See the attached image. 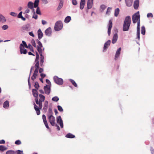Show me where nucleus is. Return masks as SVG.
Returning <instances> with one entry per match:
<instances>
[{
	"label": "nucleus",
	"instance_id": "nucleus-1",
	"mask_svg": "<svg viewBox=\"0 0 154 154\" xmlns=\"http://www.w3.org/2000/svg\"><path fill=\"white\" fill-rule=\"evenodd\" d=\"M36 42L38 45L37 47V48L41 56L40 58V64L41 66H42L44 62V56L42 55V48L43 47L42 45L41 42L38 39L36 40Z\"/></svg>",
	"mask_w": 154,
	"mask_h": 154
},
{
	"label": "nucleus",
	"instance_id": "nucleus-2",
	"mask_svg": "<svg viewBox=\"0 0 154 154\" xmlns=\"http://www.w3.org/2000/svg\"><path fill=\"white\" fill-rule=\"evenodd\" d=\"M131 23V17L130 16H127L125 18L124 22L123 27V30L124 31L128 30Z\"/></svg>",
	"mask_w": 154,
	"mask_h": 154
},
{
	"label": "nucleus",
	"instance_id": "nucleus-3",
	"mask_svg": "<svg viewBox=\"0 0 154 154\" xmlns=\"http://www.w3.org/2000/svg\"><path fill=\"white\" fill-rule=\"evenodd\" d=\"M35 101L36 103L37 104L39 105V107H38V106L35 104V103H34V108L36 111V114L38 115H39L40 114V109H41L42 107V105L41 106H40V101L39 100L38 101V97L35 98Z\"/></svg>",
	"mask_w": 154,
	"mask_h": 154
},
{
	"label": "nucleus",
	"instance_id": "nucleus-4",
	"mask_svg": "<svg viewBox=\"0 0 154 154\" xmlns=\"http://www.w3.org/2000/svg\"><path fill=\"white\" fill-rule=\"evenodd\" d=\"M63 27V24L61 21L57 22L54 26V29L56 31H59L62 29Z\"/></svg>",
	"mask_w": 154,
	"mask_h": 154
},
{
	"label": "nucleus",
	"instance_id": "nucleus-5",
	"mask_svg": "<svg viewBox=\"0 0 154 154\" xmlns=\"http://www.w3.org/2000/svg\"><path fill=\"white\" fill-rule=\"evenodd\" d=\"M132 19L134 23H135L137 22L140 20V15L139 11L133 15Z\"/></svg>",
	"mask_w": 154,
	"mask_h": 154
},
{
	"label": "nucleus",
	"instance_id": "nucleus-6",
	"mask_svg": "<svg viewBox=\"0 0 154 154\" xmlns=\"http://www.w3.org/2000/svg\"><path fill=\"white\" fill-rule=\"evenodd\" d=\"M48 118L49 120V122L52 126L55 125V118L52 115L47 114Z\"/></svg>",
	"mask_w": 154,
	"mask_h": 154
},
{
	"label": "nucleus",
	"instance_id": "nucleus-7",
	"mask_svg": "<svg viewBox=\"0 0 154 154\" xmlns=\"http://www.w3.org/2000/svg\"><path fill=\"white\" fill-rule=\"evenodd\" d=\"M54 79L55 82L58 85H61L63 84V79L61 78H59L57 76H54Z\"/></svg>",
	"mask_w": 154,
	"mask_h": 154
},
{
	"label": "nucleus",
	"instance_id": "nucleus-8",
	"mask_svg": "<svg viewBox=\"0 0 154 154\" xmlns=\"http://www.w3.org/2000/svg\"><path fill=\"white\" fill-rule=\"evenodd\" d=\"M20 49L21 54H26L27 53V51L26 49H24L23 44H21L20 46Z\"/></svg>",
	"mask_w": 154,
	"mask_h": 154
},
{
	"label": "nucleus",
	"instance_id": "nucleus-9",
	"mask_svg": "<svg viewBox=\"0 0 154 154\" xmlns=\"http://www.w3.org/2000/svg\"><path fill=\"white\" fill-rule=\"evenodd\" d=\"M57 122L59 124L61 128H63V122L60 116H58L57 118Z\"/></svg>",
	"mask_w": 154,
	"mask_h": 154
},
{
	"label": "nucleus",
	"instance_id": "nucleus-10",
	"mask_svg": "<svg viewBox=\"0 0 154 154\" xmlns=\"http://www.w3.org/2000/svg\"><path fill=\"white\" fill-rule=\"evenodd\" d=\"M51 29L50 27L46 29L45 31V34L48 36H51Z\"/></svg>",
	"mask_w": 154,
	"mask_h": 154
},
{
	"label": "nucleus",
	"instance_id": "nucleus-11",
	"mask_svg": "<svg viewBox=\"0 0 154 154\" xmlns=\"http://www.w3.org/2000/svg\"><path fill=\"white\" fill-rule=\"evenodd\" d=\"M112 26V22L111 20H109V23L108 29V34L109 36L111 33V31Z\"/></svg>",
	"mask_w": 154,
	"mask_h": 154
},
{
	"label": "nucleus",
	"instance_id": "nucleus-12",
	"mask_svg": "<svg viewBox=\"0 0 154 154\" xmlns=\"http://www.w3.org/2000/svg\"><path fill=\"white\" fill-rule=\"evenodd\" d=\"M45 94L48 95L50 94V89L48 87L47 85L45 86L44 88Z\"/></svg>",
	"mask_w": 154,
	"mask_h": 154
},
{
	"label": "nucleus",
	"instance_id": "nucleus-13",
	"mask_svg": "<svg viewBox=\"0 0 154 154\" xmlns=\"http://www.w3.org/2000/svg\"><path fill=\"white\" fill-rule=\"evenodd\" d=\"M42 119H43V121L44 123V124L45 125L46 127L48 129H49V126L48 125V123L47 122L46 120V117L45 116L44 114L43 115H42Z\"/></svg>",
	"mask_w": 154,
	"mask_h": 154
},
{
	"label": "nucleus",
	"instance_id": "nucleus-14",
	"mask_svg": "<svg viewBox=\"0 0 154 154\" xmlns=\"http://www.w3.org/2000/svg\"><path fill=\"white\" fill-rule=\"evenodd\" d=\"M39 96L40 97L39 100L40 103V105L41 106L42 105V102H44L45 100V97L41 94H39Z\"/></svg>",
	"mask_w": 154,
	"mask_h": 154
},
{
	"label": "nucleus",
	"instance_id": "nucleus-15",
	"mask_svg": "<svg viewBox=\"0 0 154 154\" xmlns=\"http://www.w3.org/2000/svg\"><path fill=\"white\" fill-rule=\"evenodd\" d=\"M118 38V36L117 33H115L114 34L112 39V43L113 44H115Z\"/></svg>",
	"mask_w": 154,
	"mask_h": 154
},
{
	"label": "nucleus",
	"instance_id": "nucleus-16",
	"mask_svg": "<svg viewBox=\"0 0 154 154\" xmlns=\"http://www.w3.org/2000/svg\"><path fill=\"white\" fill-rule=\"evenodd\" d=\"M93 0H88L87 2V7L88 9H91L92 6Z\"/></svg>",
	"mask_w": 154,
	"mask_h": 154
},
{
	"label": "nucleus",
	"instance_id": "nucleus-17",
	"mask_svg": "<svg viewBox=\"0 0 154 154\" xmlns=\"http://www.w3.org/2000/svg\"><path fill=\"white\" fill-rule=\"evenodd\" d=\"M38 38L39 40L41 39L43 36V33L40 29H39L38 31Z\"/></svg>",
	"mask_w": 154,
	"mask_h": 154
},
{
	"label": "nucleus",
	"instance_id": "nucleus-18",
	"mask_svg": "<svg viewBox=\"0 0 154 154\" xmlns=\"http://www.w3.org/2000/svg\"><path fill=\"white\" fill-rule=\"evenodd\" d=\"M139 6V0H136L134 2V8L135 9H138Z\"/></svg>",
	"mask_w": 154,
	"mask_h": 154
},
{
	"label": "nucleus",
	"instance_id": "nucleus-19",
	"mask_svg": "<svg viewBox=\"0 0 154 154\" xmlns=\"http://www.w3.org/2000/svg\"><path fill=\"white\" fill-rule=\"evenodd\" d=\"M36 89H33L32 90V94L35 98L38 97V92Z\"/></svg>",
	"mask_w": 154,
	"mask_h": 154
},
{
	"label": "nucleus",
	"instance_id": "nucleus-20",
	"mask_svg": "<svg viewBox=\"0 0 154 154\" xmlns=\"http://www.w3.org/2000/svg\"><path fill=\"white\" fill-rule=\"evenodd\" d=\"M121 48H119L117 50L115 56V59H116V58H118V57H119L120 54V51H121Z\"/></svg>",
	"mask_w": 154,
	"mask_h": 154
},
{
	"label": "nucleus",
	"instance_id": "nucleus-21",
	"mask_svg": "<svg viewBox=\"0 0 154 154\" xmlns=\"http://www.w3.org/2000/svg\"><path fill=\"white\" fill-rule=\"evenodd\" d=\"M38 71H37L36 69H35L34 72L32 76L31 77V79L34 81L36 78Z\"/></svg>",
	"mask_w": 154,
	"mask_h": 154
},
{
	"label": "nucleus",
	"instance_id": "nucleus-22",
	"mask_svg": "<svg viewBox=\"0 0 154 154\" xmlns=\"http://www.w3.org/2000/svg\"><path fill=\"white\" fill-rule=\"evenodd\" d=\"M85 2V0H81L80 4V8L82 10L84 8Z\"/></svg>",
	"mask_w": 154,
	"mask_h": 154
},
{
	"label": "nucleus",
	"instance_id": "nucleus-23",
	"mask_svg": "<svg viewBox=\"0 0 154 154\" xmlns=\"http://www.w3.org/2000/svg\"><path fill=\"white\" fill-rule=\"evenodd\" d=\"M110 40H108L105 43L103 47L104 49H106L110 45Z\"/></svg>",
	"mask_w": 154,
	"mask_h": 154
},
{
	"label": "nucleus",
	"instance_id": "nucleus-24",
	"mask_svg": "<svg viewBox=\"0 0 154 154\" xmlns=\"http://www.w3.org/2000/svg\"><path fill=\"white\" fill-rule=\"evenodd\" d=\"M127 6L128 7H130L132 4L133 0H125Z\"/></svg>",
	"mask_w": 154,
	"mask_h": 154
},
{
	"label": "nucleus",
	"instance_id": "nucleus-25",
	"mask_svg": "<svg viewBox=\"0 0 154 154\" xmlns=\"http://www.w3.org/2000/svg\"><path fill=\"white\" fill-rule=\"evenodd\" d=\"M7 149L8 148L5 146L3 145L0 146V151L1 152H3L7 150Z\"/></svg>",
	"mask_w": 154,
	"mask_h": 154
},
{
	"label": "nucleus",
	"instance_id": "nucleus-26",
	"mask_svg": "<svg viewBox=\"0 0 154 154\" xmlns=\"http://www.w3.org/2000/svg\"><path fill=\"white\" fill-rule=\"evenodd\" d=\"M27 6L28 8L30 9H33L34 8L33 3L31 2H29L28 3Z\"/></svg>",
	"mask_w": 154,
	"mask_h": 154
},
{
	"label": "nucleus",
	"instance_id": "nucleus-27",
	"mask_svg": "<svg viewBox=\"0 0 154 154\" xmlns=\"http://www.w3.org/2000/svg\"><path fill=\"white\" fill-rule=\"evenodd\" d=\"M3 106L5 108H7L9 106V102L8 100H6L4 102Z\"/></svg>",
	"mask_w": 154,
	"mask_h": 154
},
{
	"label": "nucleus",
	"instance_id": "nucleus-28",
	"mask_svg": "<svg viewBox=\"0 0 154 154\" xmlns=\"http://www.w3.org/2000/svg\"><path fill=\"white\" fill-rule=\"evenodd\" d=\"M66 137L67 138H73L75 137V136L70 133L67 134Z\"/></svg>",
	"mask_w": 154,
	"mask_h": 154
},
{
	"label": "nucleus",
	"instance_id": "nucleus-29",
	"mask_svg": "<svg viewBox=\"0 0 154 154\" xmlns=\"http://www.w3.org/2000/svg\"><path fill=\"white\" fill-rule=\"evenodd\" d=\"M36 57L35 60V62L36 63H39V55L36 51Z\"/></svg>",
	"mask_w": 154,
	"mask_h": 154
},
{
	"label": "nucleus",
	"instance_id": "nucleus-30",
	"mask_svg": "<svg viewBox=\"0 0 154 154\" xmlns=\"http://www.w3.org/2000/svg\"><path fill=\"white\" fill-rule=\"evenodd\" d=\"M71 18L70 16H67L65 19L64 22L66 23H69L71 20Z\"/></svg>",
	"mask_w": 154,
	"mask_h": 154
},
{
	"label": "nucleus",
	"instance_id": "nucleus-31",
	"mask_svg": "<svg viewBox=\"0 0 154 154\" xmlns=\"http://www.w3.org/2000/svg\"><path fill=\"white\" fill-rule=\"evenodd\" d=\"M119 8H117L115 10L114 15L115 17H117L119 13Z\"/></svg>",
	"mask_w": 154,
	"mask_h": 154
},
{
	"label": "nucleus",
	"instance_id": "nucleus-32",
	"mask_svg": "<svg viewBox=\"0 0 154 154\" xmlns=\"http://www.w3.org/2000/svg\"><path fill=\"white\" fill-rule=\"evenodd\" d=\"M16 152L14 150H9L7 151L6 154H16Z\"/></svg>",
	"mask_w": 154,
	"mask_h": 154
},
{
	"label": "nucleus",
	"instance_id": "nucleus-33",
	"mask_svg": "<svg viewBox=\"0 0 154 154\" xmlns=\"http://www.w3.org/2000/svg\"><path fill=\"white\" fill-rule=\"evenodd\" d=\"M39 2V0H35L34 4V7L36 8L38 7Z\"/></svg>",
	"mask_w": 154,
	"mask_h": 154
},
{
	"label": "nucleus",
	"instance_id": "nucleus-34",
	"mask_svg": "<svg viewBox=\"0 0 154 154\" xmlns=\"http://www.w3.org/2000/svg\"><path fill=\"white\" fill-rule=\"evenodd\" d=\"M145 28L144 26H142L141 27V33L143 35H144L145 33Z\"/></svg>",
	"mask_w": 154,
	"mask_h": 154
},
{
	"label": "nucleus",
	"instance_id": "nucleus-35",
	"mask_svg": "<svg viewBox=\"0 0 154 154\" xmlns=\"http://www.w3.org/2000/svg\"><path fill=\"white\" fill-rule=\"evenodd\" d=\"M63 6V2H60L59 3V5L58 7L57 8V10L59 11V10H60L61 8Z\"/></svg>",
	"mask_w": 154,
	"mask_h": 154
},
{
	"label": "nucleus",
	"instance_id": "nucleus-36",
	"mask_svg": "<svg viewBox=\"0 0 154 154\" xmlns=\"http://www.w3.org/2000/svg\"><path fill=\"white\" fill-rule=\"evenodd\" d=\"M70 82L72 83V85L75 87H77V85L76 83V82H75V81L72 79H70Z\"/></svg>",
	"mask_w": 154,
	"mask_h": 154
},
{
	"label": "nucleus",
	"instance_id": "nucleus-37",
	"mask_svg": "<svg viewBox=\"0 0 154 154\" xmlns=\"http://www.w3.org/2000/svg\"><path fill=\"white\" fill-rule=\"evenodd\" d=\"M52 100L54 101L57 102L59 100V98L57 96H55L52 98Z\"/></svg>",
	"mask_w": 154,
	"mask_h": 154
},
{
	"label": "nucleus",
	"instance_id": "nucleus-38",
	"mask_svg": "<svg viewBox=\"0 0 154 154\" xmlns=\"http://www.w3.org/2000/svg\"><path fill=\"white\" fill-rule=\"evenodd\" d=\"M34 87L36 89H38L39 87V86L38 83L37 82H35V83Z\"/></svg>",
	"mask_w": 154,
	"mask_h": 154
},
{
	"label": "nucleus",
	"instance_id": "nucleus-39",
	"mask_svg": "<svg viewBox=\"0 0 154 154\" xmlns=\"http://www.w3.org/2000/svg\"><path fill=\"white\" fill-rule=\"evenodd\" d=\"M28 48H29L31 51L32 52H34V50L33 47L31 45L29 44L28 46Z\"/></svg>",
	"mask_w": 154,
	"mask_h": 154
},
{
	"label": "nucleus",
	"instance_id": "nucleus-40",
	"mask_svg": "<svg viewBox=\"0 0 154 154\" xmlns=\"http://www.w3.org/2000/svg\"><path fill=\"white\" fill-rule=\"evenodd\" d=\"M31 43L33 46L35 47H36L35 42V40L34 39H32L31 41Z\"/></svg>",
	"mask_w": 154,
	"mask_h": 154
},
{
	"label": "nucleus",
	"instance_id": "nucleus-41",
	"mask_svg": "<svg viewBox=\"0 0 154 154\" xmlns=\"http://www.w3.org/2000/svg\"><path fill=\"white\" fill-rule=\"evenodd\" d=\"M22 29L23 32L25 31H27L28 30V28L26 26H25L22 27Z\"/></svg>",
	"mask_w": 154,
	"mask_h": 154
},
{
	"label": "nucleus",
	"instance_id": "nucleus-42",
	"mask_svg": "<svg viewBox=\"0 0 154 154\" xmlns=\"http://www.w3.org/2000/svg\"><path fill=\"white\" fill-rule=\"evenodd\" d=\"M137 30H140V20L137 22Z\"/></svg>",
	"mask_w": 154,
	"mask_h": 154
},
{
	"label": "nucleus",
	"instance_id": "nucleus-43",
	"mask_svg": "<svg viewBox=\"0 0 154 154\" xmlns=\"http://www.w3.org/2000/svg\"><path fill=\"white\" fill-rule=\"evenodd\" d=\"M35 69H36L37 71H38L39 68V63H36L35 65Z\"/></svg>",
	"mask_w": 154,
	"mask_h": 154
},
{
	"label": "nucleus",
	"instance_id": "nucleus-44",
	"mask_svg": "<svg viewBox=\"0 0 154 154\" xmlns=\"http://www.w3.org/2000/svg\"><path fill=\"white\" fill-rule=\"evenodd\" d=\"M36 13L37 14H41V13L40 12V9L38 7H37Z\"/></svg>",
	"mask_w": 154,
	"mask_h": 154
},
{
	"label": "nucleus",
	"instance_id": "nucleus-45",
	"mask_svg": "<svg viewBox=\"0 0 154 154\" xmlns=\"http://www.w3.org/2000/svg\"><path fill=\"white\" fill-rule=\"evenodd\" d=\"M22 43H23V47H25L26 48H28V46L26 42L24 41H22Z\"/></svg>",
	"mask_w": 154,
	"mask_h": 154
},
{
	"label": "nucleus",
	"instance_id": "nucleus-46",
	"mask_svg": "<svg viewBox=\"0 0 154 154\" xmlns=\"http://www.w3.org/2000/svg\"><path fill=\"white\" fill-rule=\"evenodd\" d=\"M57 108L59 111L60 112H63V109L62 107L60 106H57Z\"/></svg>",
	"mask_w": 154,
	"mask_h": 154
},
{
	"label": "nucleus",
	"instance_id": "nucleus-47",
	"mask_svg": "<svg viewBox=\"0 0 154 154\" xmlns=\"http://www.w3.org/2000/svg\"><path fill=\"white\" fill-rule=\"evenodd\" d=\"M15 143L16 145H19L21 143V142L20 140H18L15 142Z\"/></svg>",
	"mask_w": 154,
	"mask_h": 154
},
{
	"label": "nucleus",
	"instance_id": "nucleus-48",
	"mask_svg": "<svg viewBox=\"0 0 154 154\" xmlns=\"http://www.w3.org/2000/svg\"><path fill=\"white\" fill-rule=\"evenodd\" d=\"M137 38L139 40L140 39V30H137Z\"/></svg>",
	"mask_w": 154,
	"mask_h": 154
},
{
	"label": "nucleus",
	"instance_id": "nucleus-49",
	"mask_svg": "<svg viewBox=\"0 0 154 154\" xmlns=\"http://www.w3.org/2000/svg\"><path fill=\"white\" fill-rule=\"evenodd\" d=\"M2 28L3 29L6 30L8 28V26L7 25H5L2 26Z\"/></svg>",
	"mask_w": 154,
	"mask_h": 154
},
{
	"label": "nucleus",
	"instance_id": "nucleus-50",
	"mask_svg": "<svg viewBox=\"0 0 154 154\" xmlns=\"http://www.w3.org/2000/svg\"><path fill=\"white\" fill-rule=\"evenodd\" d=\"M48 104V102L47 101H45L44 104V108L47 109V108Z\"/></svg>",
	"mask_w": 154,
	"mask_h": 154
},
{
	"label": "nucleus",
	"instance_id": "nucleus-51",
	"mask_svg": "<svg viewBox=\"0 0 154 154\" xmlns=\"http://www.w3.org/2000/svg\"><path fill=\"white\" fill-rule=\"evenodd\" d=\"M53 114V113L52 109H49L48 114H49L50 115H52Z\"/></svg>",
	"mask_w": 154,
	"mask_h": 154
},
{
	"label": "nucleus",
	"instance_id": "nucleus-52",
	"mask_svg": "<svg viewBox=\"0 0 154 154\" xmlns=\"http://www.w3.org/2000/svg\"><path fill=\"white\" fill-rule=\"evenodd\" d=\"M5 18L2 15H0V21H3L4 20Z\"/></svg>",
	"mask_w": 154,
	"mask_h": 154
},
{
	"label": "nucleus",
	"instance_id": "nucleus-53",
	"mask_svg": "<svg viewBox=\"0 0 154 154\" xmlns=\"http://www.w3.org/2000/svg\"><path fill=\"white\" fill-rule=\"evenodd\" d=\"M72 3L73 5H77V2L76 1V0H72Z\"/></svg>",
	"mask_w": 154,
	"mask_h": 154
},
{
	"label": "nucleus",
	"instance_id": "nucleus-54",
	"mask_svg": "<svg viewBox=\"0 0 154 154\" xmlns=\"http://www.w3.org/2000/svg\"><path fill=\"white\" fill-rule=\"evenodd\" d=\"M16 152L17 154H23V151L19 150H17Z\"/></svg>",
	"mask_w": 154,
	"mask_h": 154
},
{
	"label": "nucleus",
	"instance_id": "nucleus-55",
	"mask_svg": "<svg viewBox=\"0 0 154 154\" xmlns=\"http://www.w3.org/2000/svg\"><path fill=\"white\" fill-rule=\"evenodd\" d=\"M10 14L11 16L14 17H16L17 15V14L14 12H11L10 13Z\"/></svg>",
	"mask_w": 154,
	"mask_h": 154
},
{
	"label": "nucleus",
	"instance_id": "nucleus-56",
	"mask_svg": "<svg viewBox=\"0 0 154 154\" xmlns=\"http://www.w3.org/2000/svg\"><path fill=\"white\" fill-rule=\"evenodd\" d=\"M147 16L148 17H153V15L151 13H149L147 14Z\"/></svg>",
	"mask_w": 154,
	"mask_h": 154
},
{
	"label": "nucleus",
	"instance_id": "nucleus-57",
	"mask_svg": "<svg viewBox=\"0 0 154 154\" xmlns=\"http://www.w3.org/2000/svg\"><path fill=\"white\" fill-rule=\"evenodd\" d=\"M22 11H21L19 13L18 16V17L19 18H21V17H23L22 16Z\"/></svg>",
	"mask_w": 154,
	"mask_h": 154
},
{
	"label": "nucleus",
	"instance_id": "nucleus-58",
	"mask_svg": "<svg viewBox=\"0 0 154 154\" xmlns=\"http://www.w3.org/2000/svg\"><path fill=\"white\" fill-rule=\"evenodd\" d=\"M43 3L45 4H46L48 3V1L47 0H42Z\"/></svg>",
	"mask_w": 154,
	"mask_h": 154
},
{
	"label": "nucleus",
	"instance_id": "nucleus-59",
	"mask_svg": "<svg viewBox=\"0 0 154 154\" xmlns=\"http://www.w3.org/2000/svg\"><path fill=\"white\" fill-rule=\"evenodd\" d=\"M100 8L103 10H104L106 8V7L104 5H101Z\"/></svg>",
	"mask_w": 154,
	"mask_h": 154
},
{
	"label": "nucleus",
	"instance_id": "nucleus-60",
	"mask_svg": "<svg viewBox=\"0 0 154 154\" xmlns=\"http://www.w3.org/2000/svg\"><path fill=\"white\" fill-rule=\"evenodd\" d=\"M111 8L109 7L107 9L106 14H108V13L111 10Z\"/></svg>",
	"mask_w": 154,
	"mask_h": 154
},
{
	"label": "nucleus",
	"instance_id": "nucleus-61",
	"mask_svg": "<svg viewBox=\"0 0 154 154\" xmlns=\"http://www.w3.org/2000/svg\"><path fill=\"white\" fill-rule=\"evenodd\" d=\"M32 18L35 19H37L38 18V15L36 14H34Z\"/></svg>",
	"mask_w": 154,
	"mask_h": 154
},
{
	"label": "nucleus",
	"instance_id": "nucleus-62",
	"mask_svg": "<svg viewBox=\"0 0 154 154\" xmlns=\"http://www.w3.org/2000/svg\"><path fill=\"white\" fill-rule=\"evenodd\" d=\"M5 141L4 140H0V144H5Z\"/></svg>",
	"mask_w": 154,
	"mask_h": 154
},
{
	"label": "nucleus",
	"instance_id": "nucleus-63",
	"mask_svg": "<svg viewBox=\"0 0 154 154\" xmlns=\"http://www.w3.org/2000/svg\"><path fill=\"white\" fill-rule=\"evenodd\" d=\"M29 34L30 35L32 36L33 37H34V36H35L34 35L32 32H29Z\"/></svg>",
	"mask_w": 154,
	"mask_h": 154
},
{
	"label": "nucleus",
	"instance_id": "nucleus-64",
	"mask_svg": "<svg viewBox=\"0 0 154 154\" xmlns=\"http://www.w3.org/2000/svg\"><path fill=\"white\" fill-rule=\"evenodd\" d=\"M41 76V78L42 79H43L46 76V75L43 73H41L40 75Z\"/></svg>",
	"mask_w": 154,
	"mask_h": 154
}]
</instances>
